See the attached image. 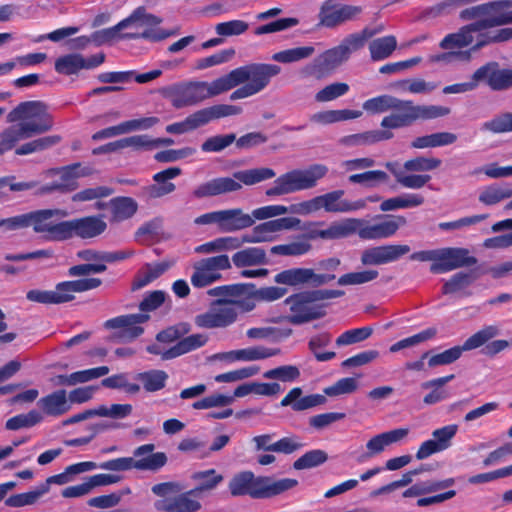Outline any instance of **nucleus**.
<instances>
[{
  "instance_id": "9",
  "label": "nucleus",
  "mask_w": 512,
  "mask_h": 512,
  "mask_svg": "<svg viewBox=\"0 0 512 512\" xmlns=\"http://www.w3.org/2000/svg\"><path fill=\"white\" fill-rule=\"evenodd\" d=\"M60 213L59 209H39L13 216L14 231L32 227L34 233L47 241H63L65 221L52 220Z\"/></svg>"
},
{
  "instance_id": "33",
  "label": "nucleus",
  "mask_w": 512,
  "mask_h": 512,
  "mask_svg": "<svg viewBox=\"0 0 512 512\" xmlns=\"http://www.w3.org/2000/svg\"><path fill=\"white\" fill-rule=\"evenodd\" d=\"M394 133L387 129L369 130L361 133L350 134L340 138L339 143L347 147L370 146L379 142L390 140Z\"/></svg>"
},
{
  "instance_id": "46",
  "label": "nucleus",
  "mask_w": 512,
  "mask_h": 512,
  "mask_svg": "<svg viewBox=\"0 0 512 512\" xmlns=\"http://www.w3.org/2000/svg\"><path fill=\"white\" fill-rule=\"evenodd\" d=\"M146 392H157L166 385L168 374L163 370L152 369L140 372L135 376Z\"/></svg>"
},
{
  "instance_id": "24",
  "label": "nucleus",
  "mask_w": 512,
  "mask_h": 512,
  "mask_svg": "<svg viewBox=\"0 0 512 512\" xmlns=\"http://www.w3.org/2000/svg\"><path fill=\"white\" fill-rule=\"evenodd\" d=\"M410 250V246L406 244H386L365 249L360 260L365 266L383 265L398 261Z\"/></svg>"
},
{
  "instance_id": "56",
  "label": "nucleus",
  "mask_w": 512,
  "mask_h": 512,
  "mask_svg": "<svg viewBox=\"0 0 512 512\" xmlns=\"http://www.w3.org/2000/svg\"><path fill=\"white\" fill-rule=\"evenodd\" d=\"M477 278L473 272L460 271L455 273L442 286L444 295L456 293L470 286Z\"/></svg>"
},
{
  "instance_id": "44",
  "label": "nucleus",
  "mask_w": 512,
  "mask_h": 512,
  "mask_svg": "<svg viewBox=\"0 0 512 512\" xmlns=\"http://www.w3.org/2000/svg\"><path fill=\"white\" fill-rule=\"evenodd\" d=\"M373 33L369 27H365L360 33H353L345 37L337 48L347 61L352 52L364 47L365 42L373 37Z\"/></svg>"
},
{
  "instance_id": "2",
  "label": "nucleus",
  "mask_w": 512,
  "mask_h": 512,
  "mask_svg": "<svg viewBox=\"0 0 512 512\" xmlns=\"http://www.w3.org/2000/svg\"><path fill=\"white\" fill-rule=\"evenodd\" d=\"M344 294L343 290L334 289H313L294 293L284 300L290 312L287 320L293 325H301L320 319L326 315L327 304L324 301L342 297Z\"/></svg>"
},
{
  "instance_id": "58",
  "label": "nucleus",
  "mask_w": 512,
  "mask_h": 512,
  "mask_svg": "<svg viewBox=\"0 0 512 512\" xmlns=\"http://www.w3.org/2000/svg\"><path fill=\"white\" fill-rule=\"evenodd\" d=\"M199 110L188 115L183 121L174 122L166 126V132L170 134H184L204 126Z\"/></svg>"
},
{
  "instance_id": "1",
  "label": "nucleus",
  "mask_w": 512,
  "mask_h": 512,
  "mask_svg": "<svg viewBox=\"0 0 512 512\" xmlns=\"http://www.w3.org/2000/svg\"><path fill=\"white\" fill-rule=\"evenodd\" d=\"M363 109L371 114H379L392 110L393 113L385 116L380 125L389 131L409 127L418 120H430L446 116L450 109L436 105H415L411 100H402L397 97L383 94L366 100Z\"/></svg>"
},
{
  "instance_id": "8",
  "label": "nucleus",
  "mask_w": 512,
  "mask_h": 512,
  "mask_svg": "<svg viewBox=\"0 0 512 512\" xmlns=\"http://www.w3.org/2000/svg\"><path fill=\"white\" fill-rule=\"evenodd\" d=\"M327 173L328 167L324 164H313L306 169L291 170L280 175L274 181V186L266 190V195H285L314 188Z\"/></svg>"
},
{
  "instance_id": "21",
  "label": "nucleus",
  "mask_w": 512,
  "mask_h": 512,
  "mask_svg": "<svg viewBox=\"0 0 512 512\" xmlns=\"http://www.w3.org/2000/svg\"><path fill=\"white\" fill-rule=\"evenodd\" d=\"M476 263V257L469 256V251L465 248H440L437 249L436 262L430 265V271L434 274L446 273Z\"/></svg>"
},
{
  "instance_id": "4",
  "label": "nucleus",
  "mask_w": 512,
  "mask_h": 512,
  "mask_svg": "<svg viewBox=\"0 0 512 512\" xmlns=\"http://www.w3.org/2000/svg\"><path fill=\"white\" fill-rule=\"evenodd\" d=\"M275 176V171L268 167L237 171L233 177H217L197 186L192 194L196 199L215 197L242 189V184L254 185Z\"/></svg>"
},
{
  "instance_id": "34",
  "label": "nucleus",
  "mask_w": 512,
  "mask_h": 512,
  "mask_svg": "<svg viewBox=\"0 0 512 512\" xmlns=\"http://www.w3.org/2000/svg\"><path fill=\"white\" fill-rule=\"evenodd\" d=\"M480 32L474 22L462 26L457 32L447 34L440 42L439 46L443 50L462 49L473 43V33Z\"/></svg>"
},
{
  "instance_id": "15",
  "label": "nucleus",
  "mask_w": 512,
  "mask_h": 512,
  "mask_svg": "<svg viewBox=\"0 0 512 512\" xmlns=\"http://www.w3.org/2000/svg\"><path fill=\"white\" fill-rule=\"evenodd\" d=\"M217 308H213L195 317V324L200 328H225L233 324L238 316L240 303L230 300H217Z\"/></svg>"
},
{
  "instance_id": "53",
  "label": "nucleus",
  "mask_w": 512,
  "mask_h": 512,
  "mask_svg": "<svg viewBox=\"0 0 512 512\" xmlns=\"http://www.w3.org/2000/svg\"><path fill=\"white\" fill-rule=\"evenodd\" d=\"M314 52L315 48L313 46L295 47L274 53L272 55V60L279 63L289 64L310 58Z\"/></svg>"
},
{
  "instance_id": "11",
  "label": "nucleus",
  "mask_w": 512,
  "mask_h": 512,
  "mask_svg": "<svg viewBox=\"0 0 512 512\" xmlns=\"http://www.w3.org/2000/svg\"><path fill=\"white\" fill-rule=\"evenodd\" d=\"M126 28L132 24L146 26L142 32L124 33L120 37L123 39L135 40L144 39L150 42H160L173 35V32L157 28L162 23V18L151 13H147L145 7L136 8L128 17L124 18Z\"/></svg>"
},
{
  "instance_id": "39",
  "label": "nucleus",
  "mask_w": 512,
  "mask_h": 512,
  "mask_svg": "<svg viewBox=\"0 0 512 512\" xmlns=\"http://www.w3.org/2000/svg\"><path fill=\"white\" fill-rule=\"evenodd\" d=\"M170 267L169 263L167 262H159L155 264H149L147 263L145 265V269L139 271L131 284L132 291L139 290L145 286H147L149 283L160 277L162 274H164L168 268Z\"/></svg>"
},
{
  "instance_id": "37",
  "label": "nucleus",
  "mask_w": 512,
  "mask_h": 512,
  "mask_svg": "<svg viewBox=\"0 0 512 512\" xmlns=\"http://www.w3.org/2000/svg\"><path fill=\"white\" fill-rule=\"evenodd\" d=\"M511 197L512 184L492 183L482 188V190L479 193L478 200L480 203L486 206H493Z\"/></svg>"
},
{
  "instance_id": "14",
  "label": "nucleus",
  "mask_w": 512,
  "mask_h": 512,
  "mask_svg": "<svg viewBox=\"0 0 512 512\" xmlns=\"http://www.w3.org/2000/svg\"><path fill=\"white\" fill-rule=\"evenodd\" d=\"M363 9L361 6L349 5L339 0H325L319 9V26L336 28L348 21L356 19Z\"/></svg>"
},
{
  "instance_id": "48",
  "label": "nucleus",
  "mask_w": 512,
  "mask_h": 512,
  "mask_svg": "<svg viewBox=\"0 0 512 512\" xmlns=\"http://www.w3.org/2000/svg\"><path fill=\"white\" fill-rule=\"evenodd\" d=\"M61 141L59 135H48L24 143L16 148L15 154L19 156L45 151Z\"/></svg>"
},
{
  "instance_id": "40",
  "label": "nucleus",
  "mask_w": 512,
  "mask_h": 512,
  "mask_svg": "<svg viewBox=\"0 0 512 512\" xmlns=\"http://www.w3.org/2000/svg\"><path fill=\"white\" fill-rule=\"evenodd\" d=\"M233 264L238 268L267 264L266 252L260 247H248L232 256Z\"/></svg>"
},
{
  "instance_id": "20",
  "label": "nucleus",
  "mask_w": 512,
  "mask_h": 512,
  "mask_svg": "<svg viewBox=\"0 0 512 512\" xmlns=\"http://www.w3.org/2000/svg\"><path fill=\"white\" fill-rule=\"evenodd\" d=\"M107 229V223L101 215H90L71 220H66L64 225L63 241L78 237L91 239L103 234Z\"/></svg>"
},
{
  "instance_id": "28",
  "label": "nucleus",
  "mask_w": 512,
  "mask_h": 512,
  "mask_svg": "<svg viewBox=\"0 0 512 512\" xmlns=\"http://www.w3.org/2000/svg\"><path fill=\"white\" fill-rule=\"evenodd\" d=\"M253 217L241 208L220 210L219 231L232 233L252 227Z\"/></svg>"
},
{
  "instance_id": "7",
  "label": "nucleus",
  "mask_w": 512,
  "mask_h": 512,
  "mask_svg": "<svg viewBox=\"0 0 512 512\" xmlns=\"http://www.w3.org/2000/svg\"><path fill=\"white\" fill-rule=\"evenodd\" d=\"M183 487L179 482L168 481L157 483L151 491L160 497L154 502V508L159 512H197L202 505L192 496H197L193 489L182 492Z\"/></svg>"
},
{
  "instance_id": "60",
  "label": "nucleus",
  "mask_w": 512,
  "mask_h": 512,
  "mask_svg": "<svg viewBox=\"0 0 512 512\" xmlns=\"http://www.w3.org/2000/svg\"><path fill=\"white\" fill-rule=\"evenodd\" d=\"M328 459V455L324 450L314 449L306 452L299 457L294 463L295 470L310 469L322 465Z\"/></svg>"
},
{
  "instance_id": "41",
  "label": "nucleus",
  "mask_w": 512,
  "mask_h": 512,
  "mask_svg": "<svg viewBox=\"0 0 512 512\" xmlns=\"http://www.w3.org/2000/svg\"><path fill=\"white\" fill-rule=\"evenodd\" d=\"M425 202L423 195L418 193H408L402 196L386 199L380 204V210L383 212L397 209H406L421 206Z\"/></svg>"
},
{
  "instance_id": "45",
  "label": "nucleus",
  "mask_w": 512,
  "mask_h": 512,
  "mask_svg": "<svg viewBox=\"0 0 512 512\" xmlns=\"http://www.w3.org/2000/svg\"><path fill=\"white\" fill-rule=\"evenodd\" d=\"M137 209V202L131 197H115L111 200L112 220L115 222H122L133 217Z\"/></svg>"
},
{
  "instance_id": "23",
  "label": "nucleus",
  "mask_w": 512,
  "mask_h": 512,
  "mask_svg": "<svg viewBox=\"0 0 512 512\" xmlns=\"http://www.w3.org/2000/svg\"><path fill=\"white\" fill-rule=\"evenodd\" d=\"M512 1L496 0L485 3L484 17L474 21L479 31L512 23Z\"/></svg>"
},
{
  "instance_id": "5",
  "label": "nucleus",
  "mask_w": 512,
  "mask_h": 512,
  "mask_svg": "<svg viewBox=\"0 0 512 512\" xmlns=\"http://www.w3.org/2000/svg\"><path fill=\"white\" fill-rule=\"evenodd\" d=\"M166 294L162 290L147 293L139 304L141 313L127 314L108 319L104 323L107 329H122L121 336L135 339L143 334L139 326L150 319L148 312L158 309L165 302Z\"/></svg>"
},
{
  "instance_id": "13",
  "label": "nucleus",
  "mask_w": 512,
  "mask_h": 512,
  "mask_svg": "<svg viewBox=\"0 0 512 512\" xmlns=\"http://www.w3.org/2000/svg\"><path fill=\"white\" fill-rule=\"evenodd\" d=\"M348 220H356L355 233L363 240L386 239L396 234L401 226L407 221L401 215H378L373 223L365 222L362 219L349 218Z\"/></svg>"
},
{
  "instance_id": "12",
  "label": "nucleus",
  "mask_w": 512,
  "mask_h": 512,
  "mask_svg": "<svg viewBox=\"0 0 512 512\" xmlns=\"http://www.w3.org/2000/svg\"><path fill=\"white\" fill-rule=\"evenodd\" d=\"M498 334L495 326H486L468 337L463 345L451 347L443 352L432 355L428 360L429 367L449 365L457 361L464 351H470L482 347L484 343Z\"/></svg>"
},
{
  "instance_id": "10",
  "label": "nucleus",
  "mask_w": 512,
  "mask_h": 512,
  "mask_svg": "<svg viewBox=\"0 0 512 512\" xmlns=\"http://www.w3.org/2000/svg\"><path fill=\"white\" fill-rule=\"evenodd\" d=\"M102 284L99 278H84L59 282L55 290L32 289L26 293L27 300L45 305L63 304L74 300V293L98 288Z\"/></svg>"
},
{
  "instance_id": "30",
  "label": "nucleus",
  "mask_w": 512,
  "mask_h": 512,
  "mask_svg": "<svg viewBox=\"0 0 512 512\" xmlns=\"http://www.w3.org/2000/svg\"><path fill=\"white\" fill-rule=\"evenodd\" d=\"M281 72V67L276 64L253 63L249 64L248 84L257 94L265 89L271 79Z\"/></svg>"
},
{
  "instance_id": "27",
  "label": "nucleus",
  "mask_w": 512,
  "mask_h": 512,
  "mask_svg": "<svg viewBox=\"0 0 512 512\" xmlns=\"http://www.w3.org/2000/svg\"><path fill=\"white\" fill-rule=\"evenodd\" d=\"M345 61V58L338 50L337 46H335L317 56L311 64L306 66L304 73L317 79H321L330 75Z\"/></svg>"
},
{
  "instance_id": "36",
  "label": "nucleus",
  "mask_w": 512,
  "mask_h": 512,
  "mask_svg": "<svg viewBox=\"0 0 512 512\" xmlns=\"http://www.w3.org/2000/svg\"><path fill=\"white\" fill-rule=\"evenodd\" d=\"M281 353L280 348H269L262 345L232 350L227 357L232 361H257L276 356Z\"/></svg>"
},
{
  "instance_id": "42",
  "label": "nucleus",
  "mask_w": 512,
  "mask_h": 512,
  "mask_svg": "<svg viewBox=\"0 0 512 512\" xmlns=\"http://www.w3.org/2000/svg\"><path fill=\"white\" fill-rule=\"evenodd\" d=\"M397 48V39L393 35L376 38L369 43L370 57L373 61L387 59Z\"/></svg>"
},
{
  "instance_id": "31",
  "label": "nucleus",
  "mask_w": 512,
  "mask_h": 512,
  "mask_svg": "<svg viewBox=\"0 0 512 512\" xmlns=\"http://www.w3.org/2000/svg\"><path fill=\"white\" fill-rule=\"evenodd\" d=\"M37 405L45 415L51 417L62 416L71 409V403L69 402L67 392L64 389L56 390L41 397L38 400Z\"/></svg>"
},
{
  "instance_id": "6",
  "label": "nucleus",
  "mask_w": 512,
  "mask_h": 512,
  "mask_svg": "<svg viewBox=\"0 0 512 512\" xmlns=\"http://www.w3.org/2000/svg\"><path fill=\"white\" fill-rule=\"evenodd\" d=\"M46 109V105L41 101H26L20 103L8 114L10 122L41 115L39 123L22 122L17 126L8 127V130L17 138V142L51 130L53 118L50 114L46 113Z\"/></svg>"
},
{
  "instance_id": "25",
  "label": "nucleus",
  "mask_w": 512,
  "mask_h": 512,
  "mask_svg": "<svg viewBox=\"0 0 512 512\" xmlns=\"http://www.w3.org/2000/svg\"><path fill=\"white\" fill-rule=\"evenodd\" d=\"M105 61V54L100 52L84 58L81 54L71 53L58 57L55 60L54 68L58 74L73 75L82 69H93L100 66Z\"/></svg>"
},
{
  "instance_id": "54",
  "label": "nucleus",
  "mask_w": 512,
  "mask_h": 512,
  "mask_svg": "<svg viewBox=\"0 0 512 512\" xmlns=\"http://www.w3.org/2000/svg\"><path fill=\"white\" fill-rule=\"evenodd\" d=\"M44 494H46V487L39 485L34 490L9 496L5 499V505L14 508L33 505L37 503Z\"/></svg>"
},
{
  "instance_id": "52",
  "label": "nucleus",
  "mask_w": 512,
  "mask_h": 512,
  "mask_svg": "<svg viewBox=\"0 0 512 512\" xmlns=\"http://www.w3.org/2000/svg\"><path fill=\"white\" fill-rule=\"evenodd\" d=\"M512 39V28L506 27L495 31L479 33L476 42L472 45V51H479L492 43H502Z\"/></svg>"
},
{
  "instance_id": "22",
  "label": "nucleus",
  "mask_w": 512,
  "mask_h": 512,
  "mask_svg": "<svg viewBox=\"0 0 512 512\" xmlns=\"http://www.w3.org/2000/svg\"><path fill=\"white\" fill-rule=\"evenodd\" d=\"M473 79L484 81L492 91H506L512 88V69L500 68L497 61H489L474 71Z\"/></svg>"
},
{
  "instance_id": "3",
  "label": "nucleus",
  "mask_w": 512,
  "mask_h": 512,
  "mask_svg": "<svg viewBox=\"0 0 512 512\" xmlns=\"http://www.w3.org/2000/svg\"><path fill=\"white\" fill-rule=\"evenodd\" d=\"M298 485L292 478L274 480L269 476H255L252 471L236 473L228 483L233 497L250 496L252 499H269L278 496Z\"/></svg>"
},
{
  "instance_id": "51",
  "label": "nucleus",
  "mask_w": 512,
  "mask_h": 512,
  "mask_svg": "<svg viewBox=\"0 0 512 512\" xmlns=\"http://www.w3.org/2000/svg\"><path fill=\"white\" fill-rule=\"evenodd\" d=\"M199 113L205 126L215 119H220L232 115H239L242 113V108L236 105L218 104L200 109Z\"/></svg>"
},
{
  "instance_id": "16",
  "label": "nucleus",
  "mask_w": 512,
  "mask_h": 512,
  "mask_svg": "<svg viewBox=\"0 0 512 512\" xmlns=\"http://www.w3.org/2000/svg\"><path fill=\"white\" fill-rule=\"evenodd\" d=\"M231 267L228 255L221 254L195 263L191 283L195 288H204L221 278L220 271Z\"/></svg>"
},
{
  "instance_id": "29",
  "label": "nucleus",
  "mask_w": 512,
  "mask_h": 512,
  "mask_svg": "<svg viewBox=\"0 0 512 512\" xmlns=\"http://www.w3.org/2000/svg\"><path fill=\"white\" fill-rule=\"evenodd\" d=\"M179 167H169L153 175V180L157 184H151L144 190L145 194L150 199L161 198L167 194L172 193L176 186L169 180L176 178L181 174Z\"/></svg>"
},
{
  "instance_id": "26",
  "label": "nucleus",
  "mask_w": 512,
  "mask_h": 512,
  "mask_svg": "<svg viewBox=\"0 0 512 512\" xmlns=\"http://www.w3.org/2000/svg\"><path fill=\"white\" fill-rule=\"evenodd\" d=\"M344 194V190L337 189L317 196L320 210L323 209L327 213H348L361 210L366 207V199L349 201L347 199H343Z\"/></svg>"
},
{
  "instance_id": "64",
  "label": "nucleus",
  "mask_w": 512,
  "mask_h": 512,
  "mask_svg": "<svg viewBox=\"0 0 512 512\" xmlns=\"http://www.w3.org/2000/svg\"><path fill=\"white\" fill-rule=\"evenodd\" d=\"M481 129L494 134L512 132V112L496 115L491 120L484 122Z\"/></svg>"
},
{
  "instance_id": "61",
  "label": "nucleus",
  "mask_w": 512,
  "mask_h": 512,
  "mask_svg": "<svg viewBox=\"0 0 512 512\" xmlns=\"http://www.w3.org/2000/svg\"><path fill=\"white\" fill-rule=\"evenodd\" d=\"M43 420L41 413L37 410H31L27 414H18L6 421L5 428L7 430H18L21 428H29Z\"/></svg>"
},
{
  "instance_id": "55",
  "label": "nucleus",
  "mask_w": 512,
  "mask_h": 512,
  "mask_svg": "<svg viewBox=\"0 0 512 512\" xmlns=\"http://www.w3.org/2000/svg\"><path fill=\"white\" fill-rule=\"evenodd\" d=\"M309 268L286 269L275 275V282L289 286L308 285Z\"/></svg>"
},
{
  "instance_id": "17",
  "label": "nucleus",
  "mask_w": 512,
  "mask_h": 512,
  "mask_svg": "<svg viewBox=\"0 0 512 512\" xmlns=\"http://www.w3.org/2000/svg\"><path fill=\"white\" fill-rule=\"evenodd\" d=\"M356 220H344L342 222H333L329 227L320 229L325 224L324 221L306 222L299 229L304 231V238L307 240H336L346 238L355 233Z\"/></svg>"
},
{
  "instance_id": "18",
  "label": "nucleus",
  "mask_w": 512,
  "mask_h": 512,
  "mask_svg": "<svg viewBox=\"0 0 512 512\" xmlns=\"http://www.w3.org/2000/svg\"><path fill=\"white\" fill-rule=\"evenodd\" d=\"M164 452H156L146 458L134 459L133 457H120L99 463V469L108 471H128L131 469L157 471L167 463Z\"/></svg>"
},
{
  "instance_id": "63",
  "label": "nucleus",
  "mask_w": 512,
  "mask_h": 512,
  "mask_svg": "<svg viewBox=\"0 0 512 512\" xmlns=\"http://www.w3.org/2000/svg\"><path fill=\"white\" fill-rule=\"evenodd\" d=\"M442 161L439 158L418 156L406 160L403 164V169L406 172H427L437 169Z\"/></svg>"
},
{
  "instance_id": "19",
  "label": "nucleus",
  "mask_w": 512,
  "mask_h": 512,
  "mask_svg": "<svg viewBox=\"0 0 512 512\" xmlns=\"http://www.w3.org/2000/svg\"><path fill=\"white\" fill-rule=\"evenodd\" d=\"M200 81L176 83L163 87L161 95L171 102L175 109L194 106L204 100Z\"/></svg>"
},
{
  "instance_id": "49",
  "label": "nucleus",
  "mask_w": 512,
  "mask_h": 512,
  "mask_svg": "<svg viewBox=\"0 0 512 512\" xmlns=\"http://www.w3.org/2000/svg\"><path fill=\"white\" fill-rule=\"evenodd\" d=\"M331 335L328 332H322L314 335L308 342V348L319 362H326L334 359L336 353L334 351L322 352L321 349L331 343Z\"/></svg>"
},
{
  "instance_id": "62",
  "label": "nucleus",
  "mask_w": 512,
  "mask_h": 512,
  "mask_svg": "<svg viewBox=\"0 0 512 512\" xmlns=\"http://www.w3.org/2000/svg\"><path fill=\"white\" fill-rule=\"evenodd\" d=\"M372 333L373 328L370 326L349 329L339 335L335 342L337 346L352 345L365 341L372 335Z\"/></svg>"
},
{
  "instance_id": "47",
  "label": "nucleus",
  "mask_w": 512,
  "mask_h": 512,
  "mask_svg": "<svg viewBox=\"0 0 512 512\" xmlns=\"http://www.w3.org/2000/svg\"><path fill=\"white\" fill-rule=\"evenodd\" d=\"M81 167L80 163H73L61 168L53 169L54 173L60 175L59 183L63 187V193H70L75 191L79 187L78 179L84 176L83 173H79L78 169Z\"/></svg>"
},
{
  "instance_id": "50",
  "label": "nucleus",
  "mask_w": 512,
  "mask_h": 512,
  "mask_svg": "<svg viewBox=\"0 0 512 512\" xmlns=\"http://www.w3.org/2000/svg\"><path fill=\"white\" fill-rule=\"evenodd\" d=\"M348 181L352 184L362 185L365 188H375L382 183H387L389 175L382 170H369L350 175Z\"/></svg>"
},
{
  "instance_id": "38",
  "label": "nucleus",
  "mask_w": 512,
  "mask_h": 512,
  "mask_svg": "<svg viewBox=\"0 0 512 512\" xmlns=\"http://www.w3.org/2000/svg\"><path fill=\"white\" fill-rule=\"evenodd\" d=\"M208 341L205 334H192L180 339L174 346L167 349L166 358H176L204 346Z\"/></svg>"
},
{
  "instance_id": "35",
  "label": "nucleus",
  "mask_w": 512,
  "mask_h": 512,
  "mask_svg": "<svg viewBox=\"0 0 512 512\" xmlns=\"http://www.w3.org/2000/svg\"><path fill=\"white\" fill-rule=\"evenodd\" d=\"M455 378L454 374L434 378L423 382L422 389H431L423 398V403L426 405H434L449 398V392L444 386Z\"/></svg>"
},
{
  "instance_id": "43",
  "label": "nucleus",
  "mask_w": 512,
  "mask_h": 512,
  "mask_svg": "<svg viewBox=\"0 0 512 512\" xmlns=\"http://www.w3.org/2000/svg\"><path fill=\"white\" fill-rule=\"evenodd\" d=\"M373 33L369 27H365L360 33H353L345 37L337 48L347 61L352 52L364 47L365 42L373 37Z\"/></svg>"
},
{
  "instance_id": "32",
  "label": "nucleus",
  "mask_w": 512,
  "mask_h": 512,
  "mask_svg": "<svg viewBox=\"0 0 512 512\" xmlns=\"http://www.w3.org/2000/svg\"><path fill=\"white\" fill-rule=\"evenodd\" d=\"M303 391L300 387L292 388L287 395L281 400L280 405L283 407L291 406L293 411H304L326 402V397L321 394H311L301 397Z\"/></svg>"
},
{
  "instance_id": "59",
  "label": "nucleus",
  "mask_w": 512,
  "mask_h": 512,
  "mask_svg": "<svg viewBox=\"0 0 512 512\" xmlns=\"http://www.w3.org/2000/svg\"><path fill=\"white\" fill-rule=\"evenodd\" d=\"M14 175L0 177V200L8 197V191L22 192L31 190L39 185L38 181L15 182Z\"/></svg>"
},
{
  "instance_id": "57",
  "label": "nucleus",
  "mask_w": 512,
  "mask_h": 512,
  "mask_svg": "<svg viewBox=\"0 0 512 512\" xmlns=\"http://www.w3.org/2000/svg\"><path fill=\"white\" fill-rule=\"evenodd\" d=\"M192 478L199 482L198 485L193 488L197 495L201 492L214 489L223 481V476L218 474L215 469L195 472Z\"/></svg>"
}]
</instances>
